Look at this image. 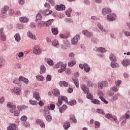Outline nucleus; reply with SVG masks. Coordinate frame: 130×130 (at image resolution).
I'll return each instance as SVG.
<instances>
[{"label": "nucleus", "instance_id": "obj_8", "mask_svg": "<svg viewBox=\"0 0 130 130\" xmlns=\"http://www.w3.org/2000/svg\"><path fill=\"white\" fill-rule=\"evenodd\" d=\"M110 13H111V9L109 8H104L102 11V15H104V16H105L107 14H110Z\"/></svg>", "mask_w": 130, "mask_h": 130}, {"label": "nucleus", "instance_id": "obj_46", "mask_svg": "<svg viewBox=\"0 0 130 130\" xmlns=\"http://www.w3.org/2000/svg\"><path fill=\"white\" fill-rule=\"evenodd\" d=\"M46 119L47 121L50 122V121H51V120H52V117H51V116L48 115L46 116Z\"/></svg>", "mask_w": 130, "mask_h": 130}, {"label": "nucleus", "instance_id": "obj_2", "mask_svg": "<svg viewBox=\"0 0 130 130\" xmlns=\"http://www.w3.org/2000/svg\"><path fill=\"white\" fill-rule=\"evenodd\" d=\"M16 106H13V109H10V112L13 113L14 116H18L20 114V111L18 110H16Z\"/></svg>", "mask_w": 130, "mask_h": 130}, {"label": "nucleus", "instance_id": "obj_23", "mask_svg": "<svg viewBox=\"0 0 130 130\" xmlns=\"http://www.w3.org/2000/svg\"><path fill=\"white\" fill-rule=\"evenodd\" d=\"M5 63H6L5 59L3 57H0V69L5 66Z\"/></svg>", "mask_w": 130, "mask_h": 130}, {"label": "nucleus", "instance_id": "obj_19", "mask_svg": "<svg viewBox=\"0 0 130 130\" xmlns=\"http://www.w3.org/2000/svg\"><path fill=\"white\" fill-rule=\"evenodd\" d=\"M129 60L127 59H124L123 61L122 62V64L124 67H127V66L129 65Z\"/></svg>", "mask_w": 130, "mask_h": 130}, {"label": "nucleus", "instance_id": "obj_3", "mask_svg": "<svg viewBox=\"0 0 130 130\" xmlns=\"http://www.w3.org/2000/svg\"><path fill=\"white\" fill-rule=\"evenodd\" d=\"M108 83L107 81H103L102 82H99L98 83V87L99 89H102L104 87H106L107 86Z\"/></svg>", "mask_w": 130, "mask_h": 130}, {"label": "nucleus", "instance_id": "obj_29", "mask_svg": "<svg viewBox=\"0 0 130 130\" xmlns=\"http://www.w3.org/2000/svg\"><path fill=\"white\" fill-rule=\"evenodd\" d=\"M111 66L114 69H115V68H119V64L114 62H111Z\"/></svg>", "mask_w": 130, "mask_h": 130}, {"label": "nucleus", "instance_id": "obj_27", "mask_svg": "<svg viewBox=\"0 0 130 130\" xmlns=\"http://www.w3.org/2000/svg\"><path fill=\"white\" fill-rule=\"evenodd\" d=\"M14 38L17 42H20V41L21 40V37L20 36L19 34H16L14 36Z\"/></svg>", "mask_w": 130, "mask_h": 130}, {"label": "nucleus", "instance_id": "obj_17", "mask_svg": "<svg viewBox=\"0 0 130 130\" xmlns=\"http://www.w3.org/2000/svg\"><path fill=\"white\" fill-rule=\"evenodd\" d=\"M45 61H46L47 63L49 64V66H53L54 64L53 60H52L51 59L48 58H45Z\"/></svg>", "mask_w": 130, "mask_h": 130}, {"label": "nucleus", "instance_id": "obj_31", "mask_svg": "<svg viewBox=\"0 0 130 130\" xmlns=\"http://www.w3.org/2000/svg\"><path fill=\"white\" fill-rule=\"evenodd\" d=\"M51 31L53 35H57L58 34V30L56 28H52Z\"/></svg>", "mask_w": 130, "mask_h": 130}, {"label": "nucleus", "instance_id": "obj_60", "mask_svg": "<svg viewBox=\"0 0 130 130\" xmlns=\"http://www.w3.org/2000/svg\"><path fill=\"white\" fill-rule=\"evenodd\" d=\"M44 7L46 8V9H51L50 5L48 3H46L44 4Z\"/></svg>", "mask_w": 130, "mask_h": 130}, {"label": "nucleus", "instance_id": "obj_63", "mask_svg": "<svg viewBox=\"0 0 130 130\" xmlns=\"http://www.w3.org/2000/svg\"><path fill=\"white\" fill-rule=\"evenodd\" d=\"M14 14H15V11H14V10L10 9L9 10V15H10V16H12V15H14Z\"/></svg>", "mask_w": 130, "mask_h": 130}, {"label": "nucleus", "instance_id": "obj_50", "mask_svg": "<svg viewBox=\"0 0 130 130\" xmlns=\"http://www.w3.org/2000/svg\"><path fill=\"white\" fill-rule=\"evenodd\" d=\"M16 28H17V29H23L24 26H23V25L21 24H17L16 25Z\"/></svg>", "mask_w": 130, "mask_h": 130}, {"label": "nucleus", "instance_id": "obj_1", "mask_svg": "<svg viewBox=\"0 0 130 130\" xmlns=\"http://www.w3.org/2000/svg\"><path fill=\"white\" fill-rule=\"evenodd\" d=\"M79 68H80L81 70H83V69H84L86 73H89V72L91 71V68L89 67V66L87 63H84L83 64V65L82 64H80Z\"/></svg>", "mask_w": 130, "mask_h": 130}, {"label": "nucleus", "instance_id": "obj_33", "mask_svg": "<svg viewBox=\"0 0 130 130\" xmlns=\"http://www.w3.org/2000/svg\"><path fill=\"white\" fill-rule=\"evenodd\" d=\"M73 81L76 88H79V80H78V79L77 78L74 79Z\"/></svg>", "mask_w": 130, "mask_h": 130}, {"label": "nucleus", "instance_id": "obj_43", "mask_svg": "<svg viewBox=\"0 0 130 130\" xmlns=\"http://www.w3.org/2000/svg\"><path fill=\"white\" fill-rule=\"evenodd\" d=\"M18 110H20V111H22L23 109H26L27 108V107L26 106H19L17 107Z\"/></svg>", "mask_w": 130, "mask_h": 130}, {"label": "nucleus", "instance_id": "obj_35", "mask_svg": "<svg viewBox=\"0 0 130 130\" xmlns=\"http://www.w3.org/2000/svg\"><path fill=\"white\" fill-rule=\"evenodd\" d=\"M86 97L88 99H89L90 100H92L94 97L93 96V94L92 93L88 92L87 94H86Z\"/></svg>", "mask_w": 130, "mask_h": 130}, {"label": "nucleus", "instance_id": "obj_6", "mask_svg": "<svg viewBox=\"0 0 130 130\" xmlns=\"http://www.w3.org/2000/svg\"><path fill=\"white\" fill-rule=\"evenodd\" d=\"M81 90H82L84 94H87L90 92V90H89V88H88V87H86L84 85H81Z\"/></svg>", "mask_w": 130, "mask_h": 130}, {"label": "nucleus", "instance_id": "obj_12", "mask_svg": "<svg viewBox=\"0 0 130 130\" xmlns=\"http://www.w3.org/2000/svg\"><path fill=\"white\" fill-rule=\"evenodd\" d=\"M36 123H38V124H40L41 127H45V123H44V122L41 119H37L36 120Z\"/></svg>", "mask_w": 130, "mask_h": 130}, {"label": "nucleus", "instance_id": "obj_40", "mask_svg": "<svg viewBox=\"0 0 130 130\" xmlns=\"http://www.w3.org/2000/svg\"><path fill=\"white\" fill-rule=\"evenodd\" d=\"M29 103L31 105H38V103L36 101H33L32 100H29Z\"/></svg>", "mask_w": 130, "mask_h": 130}, {"label": "nucleus", "instance_id": "obj_57", "mask_svg": "<svg viewBox=\"0 0 130 130\" xmlns=\"http://www.w3.org/2000/svg\"><path fill=\"white\" fill-rule=\"evenodd\" d=\"M98 26L99 29H100V30H101V31H103V32H104V31H105V30H104V29H103V26H102L101 25V23H98Z\"/></svg>", "mask_w": 130, "mask_h": 130}, {"label": "nucleus", "instance_id": "obj_48", "mask_svg": "<svg viewBox=\"0 0 130 130\" xmlns=\"http://www.w3.org/2000/svg\"><path fill=\"white\" fill-rule=\"evenodd\" d=\"M98 95L99 96L100 99L102 98H103V96H104V93H103V92L101 91H99L98 92Z\"/></svg>", "mask_w": 130, "mask_h": 130}, {"label": "nucleus", "instance_id": "obj_30", "mask_svg": "<svg viewBox=\"0 0 130 130\" xmlns=\"http://www.w3.org/2000/svg\"><path fill=\"white\" fill-rule=\"evenodd\" d=\"M107 19L108 21H114L115 20V18H114V17L111 14L108 15Z\"/></svg>", "mask_w": 130, "mask_h": 130}, {"label": "nucleus", "instance_id": "obj_52", "mask_svg": "<svg viewBox=\"0 0 130 130\" xmlns=\"http://www.w3.org/2000/svg\"><path fill=\"white\" fill-rule=\"evenodd\" d=\"M21 121H26L27 119H28V118H27V116H22L20 118Z\"/></svg>", "mask_w": 130, "mask_h": 130}, {"label": "nucleus", "instance_id": "obj_22", "mask_svg": "<svg viewBox=\"0 0 130 130\" xmlns=\"http://www.w3.org/2000/svg\"><path fill=\"white\" fill-rule=\"evenodd\" d=\"M72 120L73 122L74 123H77V119H76V117L73 114L70 115V120Z\"/></svg>", "mask_w": 130, "mask_h": 130}, {"label": "nucleus", "instance_id": "obj_41", "mask_svg": "<svg viewBox=\"0 0 130 130\" xmlns=\"http://www.w3.org/2000/svg\"><path fill=\"white\" fill-rule=\"evenodd\" d=\"M7 38L6 37V35H5V34H1V40L2 41H6Z\"/></svg>", "mask_w": 130, "mask_h": 130}, {"label": "nucleus", "instance_id": "obj_59", "mask_svg": "<svg viewBox=\"0 0 130 130\" xmlns=\"http://www.w3.org/2000/svg\"><path fill=\"white\" fill-rule=\"evenodd\" d=\"M47 2H48L52 6H54L55 5V2L53 0H47Z\"/></svg>", "mask_w": 130, "mask_h": 130}, {"label": "nucleus", "instance_id": "obj_55", "mask_svg": "<svg viewBox=\"0 0 130 130\" xmlns=\"http://www.w3.org/2000/svg\"><path fill=\"white\" fill-rule=\"evenodd\" d=\"M13 106H15V105H13V103H9L7 104V107H9V108H11V109H13Z\"/></svg>", "mask_w": 130, "mask_h": 130}, {"label": "nucleus", "instance_id": "obj_56", "mask_svg": "<svg viewBox=\"0 0 130 130\" xmlns=\"http://www.w3.org/2000/svg\"><path fill=\"white\" fill-rule=\"evenodd\" d=\"M87 86H88L89 87H93V86H94V84H93V82L92 81H88Z\"/></svg>", "mask_w": 130, "mask_h": 130}, {"label": "nucleus", "instance_id": "obj_18", "mask_svg": "<svg viewBox=\"0 0 130 130\" xmlns=\"http://www.w3.org/2000/svg\"><path fill=\"white\" fill-rule=\"evenodd\" d=\"M52 45L54 46V47L58 48V47H59V43H58V41H57V40H54L53 41Z\"/></svg>", "mask_w": 130, "mask_h": 130}, {"label": "nucleus", "instance_id": "obj_28", "mask_svg": "<svg viewBox=\"0 0 130 130\" xmlns=\"http://www.w3.org/2000/svg\"><path fill=\"white\" fill-rule=\"evenodd\" d=\"M110 60H111V61H114V62H115L116 61V58L113 55V54H111L110 55Z\"/></svg>", "mask_w": 130, "mask_h": 130}, {"label": "nucleus", "instance_id": "obj_15", "mask_svg": "<svg viewBox=\"0 0 130 130\" xmlns=\"http://www.w3.org/2000/svg\"><path fill=\"white\" fill-rule=\"evenodd\" d=\"M33 97L35 98L37 101H39V99H41L40 95H39V92L37 91H35L33 93Z\"/></svg>", "mask_w": 130, "mask_h": 130}, {"label": "nucleus", "instance_id": "obj_26", "mask_svg": "<svg viewBox=\"0 0 130 130\" xmlns=\"http://www.w3.org/2000/svg\"><path fill=\"white\" fill-rule=\"evenodd\" d=\"M44 13L45 16H49V15H51L53 12L52 10H49V9L45 10Z\"/></svg>", "mask_w": 130, "mask_h": 130}, {"label": "nucleus", "instance_id": "obj_9", "mask_svg": "<svg viewBox=\"0 0 130 130\" xmlns=\"http://www.w3.org/2000/svg\"><path fill=\"white\" fill-rule=\"evenodd\" d=\"M27 37L30 38V39H32L33 40H36L37 39L36 38V36L32 34V32L30 31H28L27 33Z\"/></svg>", "mask_w": 130, "mask_h": 130}, {"label": "nucleus", "instance_id": "obj_7", "mask_svg": "<svg viewBox=\"0 0 130 130\" xmlns=\"http://www.w3.org/2000/svg\"><path fill=\"white\" fill-rule=\"evenodd\" d=\"M62 101H64L66 103L68 102V98L61 96L58 99V102L60 103V104H62Z\"/></svg>", "mask_w": 130, "mask_h": 130}, {"label": "nucleus", "instance_id": "obj_45", "mask_svg": "<svg viewBox=\"0 0 130 130\" xmlns=\"http://www.w3.org/2000/svg\"><path fill=\"white\" fill-rule=\"evenodd\" d=\"M70 126L71 124H70V122H67L64 124L63 127L65 128V129H68Z\"/></svg>", "mask_w": 130, "mask_h": 130}, {"label": "nucleus", "instance_id": "obj_32", "mask_svg": "<svg viewBox=\"0 0 130 130\" xmlns=\"http://www.w3.org/2000/svg\"><path fill=\"white\" fill-rule=\"evenodd\" d=\"M45 66L44 65H42L40 67V74H44V72H45Z\"/></svg>", "mask_w": 130, "mask_h": 130}, {"label": "nucleus", "instance_id": "obj_51", "mask_svg": "<svg viewBox=\"0 0 130 130\" xmlns=\"http://www.w3.org/2000/svg\"><path fill=\"white\" fill-rule=\"evenodd\" d=\"M65 73L67 75H71V74H72V71L71 69L69 68L65 71Z\"/></svg>", "mask_w": 130, "mask_h": 130}, {"label": "nucleus", "instance_id": "obj_49", "mask_svg": "<svg viewBox=\"0 0 130 130\" xmlns=\"http://www.w3.org/2000/svg\"><path fill=\"white\" fill-rule=\"evenodd\" d=\"M8 10H9V7L5 6L1 11V12H3L4 13H7V12H8Z\"/></svg>", "mask_w": 130, "mask_h": 130}, {"label": "nucleus", "instance_id": "obj_24", "mask_svg": "<svg viewBox=\"0 0 130 130\" xmlns=\"http://www.w3.org/2000/svg\"><path fill=\"white\" fill-rule=\"evenodd\" d=\"M50 111V108H49V106H45L44 109V111L46 115V114H49Z\"/></svg>", "mask_w": 130, "mask_h": 130}, {"label": "nucleus", "instance_id": "obj_64", "mask_svg": "<svg viewBox=\"0 0 130 130\" xmlns=\"http://www.w3.org/2000/svg\"><path fill=\"white\" fill-rule=\"evenodd\" d=\"M129 118V111H127L125 114V119H127V118Z\"/></svg>", "mask_w": 130, "mask_h": 130}, {"label": "nucleus", "instance_id": "obj_54", "mask_svg": "<svg viewBox=\"0 0 130 130\" xmlns=\"http://www.w3.org/2000/svg\"><path fill=\"white\" fill-rule=\"evenodd\" d=\"M42 19V16H41V14L38 13L36 16V19L41 20Z\"/></svg>", "mask_w": 130, "mask_h": 130}, {"label": "nucleus", "instance_id": "obj_16", "mask_svg": "<svg viewBox=\"0 0 130 130\" xmlns=\"http://www.w3.org/2000/svg\"><path fill=\"white\" fill-rule=\"evenodd\" d=\"M59 86L60 87H68L69 86V83L64 81H61L59 82Z\"/></svg>", "mask_w": 130, "mask_h": 130}, {"label": "nucleus", "instance_id": "obj_34", "mask_svg": "<svg viewBox=\"0 0 130 130\" xmlns=\"http://www.w3.org/2000/svg\"><path fill=\"white\" fill-rule=\"evenodd\" d=\"M76 61H74V60H71L68 62V66L69 67H74V66H75V64H76Z\"/></svg>", "mask_w": 130, "mask_h": 130}, {"label": "nucleus", "instance_id": "obj_14", "mask_svg": "<svg viewBox=\"0 0 130 130\" xmlns=\"http://www.w3.org/2000/svg\"><path fill=\"white\" fill-rule=\"evenodd\" d=\"M60 69L58 70V73H62L66 71V68H67V63L62 64L60 67Z\"/></svg>", "mask_w": 130, "mask_h": 130}, {"label": "nucleus", "instance_id": "obj_25", "mask_svg": "<svg viewBox=\"0 0 130 130\" xmlns=\"http://www.w3.org/2000/svg\"><path fill=\"white\" fill-rule=\"evenodd\" d=\"M67 108H68V106L66 105H63L61 108L59 109V111L60 113H62V112H64L66 110H67Z\"/></svg>", "mask_w": 130, "mask_h": 130}, {"label": "nucleus", "instance_id": "obj_11", "mask_svg": "<svg viewBox=\"0 0 130 130\" xmlns=\"http://www.w3.org/2000/svg\"><path fill=\"white\" fill-rule=\"evenodd\" d=\"M105 117L107 118H113V119H114V120L115 121V122H117V118L116 117V116H113L112 115L110 114H106L105 115Z\"/></svg>", "mask_w": 130, "mask_h": 130}, {"label": "nucleus", "instance_id": "obj_62", "mask_svg": "<svg viewBox=\"0 0 130 130\" xmlns=\"http://www.w3.org/2000/svg\"><path fill=\"white\" fill-rule=\"evenodd\" d=\"M50 110H54V108H55V105L54 104H51L49 107Z\"/></svg>", "mask_w": 130, "mask_h": 130}, {"label": "nucleus", "instance_id": "obj_36", "mask_svg": "<svg viewBox=\"0 0 130 130\" xmlns=\"http://www.w3.org/2000/svg\"><path fill=\"white\" fill-rule=\"evenodd\" d=\"M36 78L37 79V80H38V81H43V80L44 79V77L41 75H37L36 76Z\"/></svg>", "mask_w": 130, "mask_h": 130}, {"label": "nucleus", "instance_id": "obj_38", "mask_svg": "<svg viewBox=\"0 0 130 130\" xmlns=\"http://www.w3.org/2000/svg\"><path fill=\"white\" fill-rule=\"evenodd\" d=\"M8 17V13L7 12H4V11L1 12V18H7Z\"/></svg>", "mask_w": 130, "mask_h": 130}, {"label": "nucleus", "instance_id": "obj_47", "mask_svg": "<svg viewBox=\"0 0 130 130\" xmlns=\"http://www.w3.org/2000/svg\"><path fill=\"white\" fill-rule=\"evenodd\" d=\"M96 111L98 113H100V114H102L103 115L105 114V112H104V111H103L102 109H98Z\"/></svg>", "mask_w": 130, "mask_h": 130}, {"label": "nucleus", "instance_id": "obj_10", "mask_svg": "<svg viewBox=\"0 0 130 130\" xmlns=\"http://www.w3.org/2000/svg\"><path fill=\"white\" fill-rule=\"evenodd\" d=\"M82 34L84 35H85L86 37H88V38L92 37V36H93V34H92V32H90L88 31V30H83Z\"/></svg>", "mask_w": 130, "mask_h": 130}, {"label": "nucleus", "instance_id": "obj_39", "mask_svg": "<svg viewBox=\"0 0 130 130\" xmlns=\"http://www.w3.org/2000/svg\"><path fill=\"white\" fill-rule=\"evenodd\" d=\"M69 105H71V106H74V105H76L77 104V101L76 100H72L68 103Z\"/></svg>", "mask_w": 130, "mask_h": 130}, {"label": "nucleus", "instance_id": "obj_20", "mask_svg": "<svg viewBox=\"0 0 130 130\" xmlns=\"http://www.w3.org/2000/svg\"><path fill=\"white\" fill-rule=\"evenodd\" d=\"M53 94L56 96L58 97L60 95V93L59 92V90L58 89H54L53 90Z\"/></svg>", "mask_w": 130, "mask_h": 130}, {"label": "nucleus", "instance_id": "obj_5", "mask_svg": "<svg viewBox=\"0 0 130 130\" xmlns=\"http://www.w3.org/2000/svg\"><path fill=\"white\" fill-rule=\"evenodd\" d=\"M12 93H15L17 95H21V89L18 87H14L12 90Z\"/></svg>", "mask_w": 130, "mask_h": 130}, {"label": "nucleus", "instance_id": "obj_4", "mask_svg": "<svg viewBox=\"0 0 130 130\" xmlns=\"http://www.w3.org/2000/svg\"><path fill=\"white\" fill-rule=\"evenodd\" d=\"M79 39L80 36L79 35L75 36L72 40V44H73L74 45H76V44L78 43V42L79 41Z\"/></svg>", "mask_w": 130, "mask_h": 130}, {"label": "nucleus", "instance_id": "obj_53", "mask_svg": "<svg viewBox=\"0 0 130 130\" xmlns=\"http://www.w3.org/2000/svg\"><path fill=\"white\" fill-rule=\"evenodd\" d=\"M53 22V19H50L47 22L46 26H49V25H51Z\"/></svg>", "mask_w": 130, "mask_h": 130}, {"label": "nucleus", "instance_id": "obj_61", "mask_svg": "<svg viewBox=\"0 0 130 130\" xmlns=\"http://www.w3.org/2000/svg\"><path fill=\"white\" fill-rule=\"evenodd\" d=\"M51 79H52V77L51 75H48L47 76L46 80L48 82H50V81H51Z\"/></svg>", "mask_w": 130, "mask_h": 130}, {"label": "nucleus", "instance_id": "obj_42", "mask_svg": "<svg viewBox=\"0 0 130 130\" xmlns=\"http://www.w3.org/2000/svg\"><path fill=\"white\" fill-rule=\"evenodd\" d=\"M62 64V62H58L56 64H55L54 66V68L55 69H57V68L59 69V68H60V67H61Z\"/></svg>", "mask_w": 130, "mask_h": 130}, {"label": "nucleus", "instance_id": "obj_21", "mask_svg": "<svg viewBox=\"0 0 130 130\" xmlns=\"http://www.w3.org/2000/svg\"><path fill=\"white\" fill-rule=\"evenodd\" d=\"M19 20L22 23H27V22H29V19L26 17H21L19 18Z\"/></svg>", "mask_w": 130, "mask_h": 130}, {"label": "nucleus", "instance_id": "obj_58", "mask_svg": "<svg viewBox=\"0 0 130 130\" xmlns=\"http://www.w3.org/2000/svg\"><path fill=\"white\" fill-rule=\"evenodd\" d=\"M94 124H95V127H96V128H98V127L100 126V122L98 121H95L94 122Z\"/></svg>", "mask_w": 130, "mask_h": 130}, {"label": "nucleus", "instance_id": "obj_13", "mask_svg": "<svg viewBox=\"0 0 130 130\" xmlns=\"http://www.w3.org/2000/svg\"><path fill=\"white\" fill-rule=\"evenodd\" d=\"M18 81H22L23 82V83H25V84H28L29 83V80L27 78H24L23 76H20L18 78Z\"/></svg>", "mask_w": 130, "mask_h": 130}, {"label": "nucleus", "instance_id": "obj_37", "mask_svg": "<svg viewBox=\"0 0 130 130\" xmlns=\"http://www.w3.org/2000/svg\"><path fill=\"white\" fill-rule=\"evenodd\" d=\"M33 52L35 54H40L42 52V51L41 49H34Z\"/></svg>", "mask_w": 130, "mask_h": 130}, {"label": "nucleus", "instance_id": "obj_44", "mask_svg": "<svg viewBox=\"0 0 130 130\" xmlns=\"http://www.w3.org/2000/svg\"><path fill=\"white\" fill-rule=\"evenodd\" d=\"M91 102L93 103V104H98L99 105L100 104V102L96 99H92Z\"/></svg>", "mask_w": 130, "mask_h": 130}]
</instances>
